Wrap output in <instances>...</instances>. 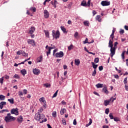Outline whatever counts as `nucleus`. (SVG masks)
Segmentation results:
<instances>
[{
  "instance_id": "nucleus-1",
  "label": "nucleus",
  "mask_w": 128,
  "mask_h": 128,
  "mask_svg": "<svg viewBox=\"0 0 128 128\" xmlns=\"http://www.w3.org/2000/svg\"><path fill=\"white\" fill-rule=\"evenodd\" d=\"M4 120L6 122H10L16 120V118L10 116V114L8 113L7 114V116H5Z\"/></svg>"
},
{
  "instance_id": "nucleus-2",
  "label": "nucleus",
  "mask_w": 128,
  "mask_h": 128,
  "mask_svg": "<svg viewBox=\"0 0 128 128\" xmlns=\"http://www.w3.org/2000/svg\"><path fill=\"white\" fill-rule=\"evenodd\" d=\"M52 32L53 38H55L56 40L60 38V31L57 30L56 32V31L54 30H53L52 31Z\"/></svg>"
},
{
  "instance_id": "nucleus-3",
  "label": "nucleus",
  "mask_w": 128,
  "mask_h": 128,
  "mask_svg": "<svg viewBox=\"0 0 128 128\" xmlns=\"http://www.w3.org/2000/svg\"><path fill=\"white\" fill-rule=\"evenodd\" d=\"M44 114H36V118L37 120H44Z\"/></svg>"
},
{
  "instance_id": "nucleus-4",
  "label": "nucleus",
  "mask_w": 128,
  "mask_h": 128,
  "mask_svg": "<svg viewBox=\"0 0 128 128\" xmlns=\"http://www.w3.org/2000/svg\"><path fill=\"white\" fill-rule=\"evenodd\" d=\"M12 114H15V116H18V108H12L10 110Z\"/></svg>"
},
{
  "instance_id": "nucleus-5",
  "label": "nucleus",
  "mask_w": 128,
  "mask_h": 128,
  "mask_svg": "<svg viewBox=\"0 0 128 128\" xmlns=\"http://www.w3.org/2000/svg\"><path fill=\"white\" fill-rule=\"evenodd\" d=\"M55 56L56 58H62V56H64V52L60 51V52H56L55 54Z\"/></svg>"
},
{
  "instance_id": "nucleus-6",
  "label": "nucleus",
  "mask_w": 128,
  "mask_h": 128,
  "mask_svg": "<svg viewBox=\"0 0 128 128\" xmlns=\"http://www.w3.org/2000/svg\"><path fill=\"white\" fill-rule=\"evenodd\" d=\"M116 48H115L114 47L112 48H110V54H111L112 58V56H114V54H116Z\"/></svg>"
},
{
  "instance_id": "nucleus-7",
  "label": "nucleus",
  "mask_w": 128,
  "mask_h": 128,
  "mask_svg": "<svg viewBox=\"0 0 128 128\" xmlns=\"http://www.w3.org/2000/svg\"><path fill=\"white\" fill-rule=\"evenodd\" d=\"M27 42L28 44H31V46H33L36 44V42H34V40L28 39L27 40Z\"/></svg>"
},
{
  "instance_id": "nucleus-8",
  "label": "nucleus",
  "mask_w": 128,
  "mask_h": 128,
  "mask_svg": "<svg viewBox=\"0 0 128 128\" xmlns=\"http://www.w3.org/2000/svg\"><path fill=\"white\" fill-rule=\"evenodd\" d=\"M101 4H102V6H110V2H108V1H102L101 2Z\"/></svg>"
},
{
  "instance_id": "nucleus-9",
  "label": "nucleus",
  "mask_w": 128,
  "mask_h": 128,
  "mask_svg": "<svg viewBox=\"0 0 128 128\" xmlns=\"http://www.w3.org/2000/svg\"><path fill=\"white\" fill-rule=\"evenodd\" d=\"M112 97L110 99L104 100V105L105 106H107L110 104V102H112Z\"/></svg>"
},
{
  "instance_id": "nucleus-10",
  "label": "nucleus",
  "mask_w": 128,
  "mask_h": 128,
  "mask_svg": "<svg viewBox=\"0 0 128 128\" xmlns=\"http://www.w3.org/2000/svg\"><path fill=\"white\" fill-rule=\"evenodd\" d=\"M44 14L45 18H50V13L48 12V10H44Z\"/></svg>"
},
{
  "instance_id": "nucleus-11",
  "label": "nucleus",
  "mask_w": 128,
  "mask_h": 128,
  "mask_svg": "<svg viewBox=\"0 0 128 128\" xmlns=\"http://www.w3.org/2000/svg\"><path fill=\"white\" fill-rule=\"evenodd\" d=\"M33 73L34 74H36V76H38L39 74L40 73V70L35 68L33 70Z\"/></svg>"
},
{
  "instance_id": "nucleus-12",
  "label": "nucleus",
  "mask_w": 128,
  "mask_h": 128,
  "mask_svg": "<svg viewBox=\"0 0 128 128\" xmlns=\"http://www.w3.org/2000/svg\"><path fill=\"white\" fill-rule=\"evenodd\" d=\"M34 32H36V28L34 26H32L30 28L28 34H34Z\"/></svg>"
},
{
  "instance_id": "nucleus-13",
  "label": "nucleus",
  "mask_w": 128,
  "mask_h": 128,
  "mask_svg": "<svg viewBox=\"0 0 128 128\" xmlns=\"http://www.w3.org/2000/svg\"><path fill=\"white\" fill-rule=\"evenodd\" d=\"M6 102H0V110H2L4 108V106H6Z\"/></svg>"
},
{
  "instance_id": "nucleus-14",
  "label": "nucleus",
  "mask_w": 128,
  "mask_h": 128,
  "mask_svg": "<svg viewBox=\"0 0 128 128\" xmlns=\"http://www.w3.org/2000/svg\"><path fill=\"white\" fill-rule=\"evenodd\" d=\"M24 118H22V116H20V118H18L17 122H19V124H22V122Z\"/></svg>"
},
{
  "instance_id": "nucleus-15",
  "label": "nucleus",
  "mask_w": 128,
  "mask_h": 128,
  "mask_svg": "<svg viewBox=\"0 0 128 128\" xmlns=\"http://www.w3.org/2000/svg\"><path fill=\"white\" fill-rule=\"evenodd\" d=\"M80 6H88L86 1L82 0L81 2Z\"/></svg>"
},
{
  "instance_id": "nucleus-16",
  "label": "nucleus",
  "mask_w": 128,
  "mask_h": 128,
  "mask_svg": "<svg viewBox=\"0 0 128 128\" xmlns=\"http://www.w3.org/2000/svg\"><path fill=\"white\" fill-rule=\"evenodd\" d=\"M40 102H42L43 104H46V100L44 99V97H42L39 99Z\"/></svg>"
},
{
  "instance_id": "nucleus-17",
  "label": "nucleus",
  "mask_w": 128,
  "mask_h": 128,
  "mask_svg": "<svg viewBox=\"0 0 128 128\" xmlns=\"http://www.w3.org/2000/svg\"><path fill=\"white\" fill-rule=\"evenodd\" d=\"M44 32L45 34V36H46V38H49L50 32H48V31L44 30Z\"/></svg>"
},
{
  "instance_id": "nucleus-18",
  "label": "nucleus",
  "mask_w": 128,
  "mask_h": 128,
  "mask_svg": "<svg viewBox=\"0 0 128 128\" xmlns=\"http://www.w3.org/2000/svg\"><path fill=\"white\" fill-rule=\"evenodd\" d=\"M42 62V56H40V57L37 58V62Z\"/></svg>"
},
{
  "instance_id": "nucleus-19",
  "label": "nucleus",
  "mask_w": 128,
  "mask_h": 128,
  "mask_svg": "<svg viewBox=\"0 0 128 128\" xmlns=\"http://www.w3.org/2000/svg\"><path fill=\"white\" fill-rule=\"evenodd\" d=\"M20 72L22 76H24L26 74V70L23 69L20 70Z\"/></svg>"
},
{
  "instance_id": "nucleus-20",
  "label": "nucleus",
  "mask_w": 128,
  "mask_h": 128,
  "mask_svg": "<svg viewBox=\"0 0 128 128\" xmlns=\"http://www.w3.org/2000/svg\"><path fill=\"white\" fill-rule=\"evenodd\" d=\"M112 46H113L112 40V39H110V41H109V43H108V47L110 48H113Z\"/></svg>"
},
{
  "instance_id": "nucleus-21",
  "label": "nucleus",
  "mask_w": 128,
  "mask_h": 128,
  "mask_svg": "<svg viewBox=\"0 0 128 128\" xmlns=\"http://www.w3.org/2000/svg\"><path fill=\"white\" fill-rule=\"evenodd\" d=\"M50 2L51 4H52L54 6V8H56V4H58V2H56V0H55L54 2L52 1Z\"/></svg>"
},
{
  "instance_id": "nucleus-22",
  "label": "nucleus",
  "mask_w": 128,
  "mask_h": 128,
  "mask_svg": "<svg viewBox=\"0 0 128 128\" xmlns=\"http://www.w3.org/2000/svg\"><path fill=\"white\" fill-rule=\"evenodd\" d=\"M66 112V108H62L60 111V114H62H62H64V112Z\"/></svg>"
},
{
  "instance_id": "nucleus-23",
  "label": "nucleus",
  "mask_w": 128,
  "mask_h": 128,
  "mask_svg": "<svg viewBox=\"0 0 128 128\" xmlns=\"http://www.w3.org/2000/svg\"><path fill=\"white\" fill-rule=\"evenodd\" d=\"M84 24L86 26H90V22L88 20H86L84 22Z\"/></svg>"
},
{
  "instance_id": "nucleus-24",
  "label": "nucleus",
  "mask_w": 128,
  "mask_h": 128,
  "mask_svg": "<svg viewBox=\"0 0 128 128\" xmlns=\"http://www.w3.org/2000/svg\"><path fill=\"white\" fill-rule=\"evenodd\" d=\"M96 20H98V22H102V18H100V16L98 15L97 16H96Z\"/></svg>"
},
{
  "instance_id": "nucleus-25",
  "label": "nucleus",
  "mask_w": 128,
  "mask_h": 128,
  "mask_svg": "<svg viewBox=\"0 0 128 128\" xmlns=\"http://www.w3.org/2000/svg\"><path fill=\"white\" fill-rule=\"evenodd\" d=\"M104 84H98L96 85V86L97 88H102Z\"/></svg>"
},
{
  "instance_id": "nucleus-26",
  "label": "nucleus",
  "mask_w": 128,
  "mask_h": 128,
  "mask_svg": "<svg viewBox=\"0 0 128 128\" xmlns=\"http://www.w3.org/2000/svg\"><path fill=\"white\" fill-rule=\"evenodd\" d=\"M74 62H75V64L76 66H78V64H80V60L75 59Z\"/></svg>"
},
{
  "instance_id": "nucleus-27",
  "label": "nucleus",
  "mask_w": 128,
  "mask_h": 128,
  "mask_svg": "<svg viewBox=\"0 0 128 128\" xmlns=\"http://www.w3.org/2000/svg\"><path fill=\"white\" fill-rule=\"evenodd\" d=\"M22 55L23 56H25V58H28V54L26 53V52H24V51H22Z\"/></svg>"
},
{
  "instance_id": "nucleus-28",
  "label": "nucleus",
  "mask_w": 128,
  "mask_h": 128,
  "mask_svg": "<svg viewBox=\"0 0 128 128\" xmlns=\"http://www.w3.org/2000/svg\"><path fill=\"white\" fill-rule=\"evenodd\" d=\"M102 90L103 92H105V94H108V91L106 89V87H104V88H103Z\"/></svg>"
},
{
  "instance_id": "nucleus-29",
  "label": "nucleus",
  "mask_w": 128,
  "mask_h": 128,
  "mask_svg": "<svg viewBox=\"0 0 128 128\" xmlns=\"http://www.w3.org/2000/svg\"><path fill=\"white\" fill-rule=\"evenodd\" d=\"M8 102H10V104H14V98H11L10 99H8Z\"/></svg>"
},
{
  "instance_id": "nucleus-30",
  "label": "nucleus",
  "mask_w": 128,
  "mask_h": 128,
  "mask_svg": "<svg viewBox=\"0 0 128 128\" xmlns=\"http://www.w3.org/2000/svg\"><path fill=\"white\" fill-rule=\"evenodd\" d=\"M5 98H6V96L2 94L0 95V100H4Z\"/></svg>"
},
{
  "instance_id": "nucleus-31",
  "label": "nucleus",
  "mask_w": 128,
  "mask_h": 128,
  "mask_svg": "<svg viewBox=\"0 0 128 128\" xmlns=\"http://www.w3.org/2000/svg\"><path fill=\"white\" fill-rule=\"evenodd\" d=\"M92 64L93 68H94V70H96V68H98V64H95L94 62H92Z\"/></svg>"
},
{
  "instance_id": "nucleus-32",
  "label": "nucleus",
  "mask_w": 128,
  "mask_h": 128,
  "mask_svg": "<svg viewBox=\"0 0 128 128\" xmlns=\"http://www.w3.org/2000/svg\"><path fill=\"white\" fill-rule=\"evenodd\" d=\"M18 94H19L20 97L21 98H22V96H24V93L22 92V90H20L18 92Z\"/></svg>"
},
{
  "instance_id": "nucleus-33",
  "label": "nucleus",
  "mask_w": 128,
  "mask_h": 128,
  "mask_svg": "<svg viewBox=\"0 0 128 128\" xmlns=\"http://www.w3.org/2000/svg\"><path fill=\"white\" fill-rule=\"evenodd\" d=\"M48 50V51L46 52V55L47 56H48L49 54H50V51L52 50H50V48H48V49H47Z\"/></svg>"
},
{
  "instance_id": "nucleus-34",
  "label": "nucleus",
  "mask_w": 128,
  "mask_h": 128,
  "mask_svg": "<svg viewBox=\"0 0 128 128\" xmlns=\"http://www.w3.org/2000/svg\"><path fill=\"white\" fill-rule=\"evenodd\" d=\"M90 122L88 124H86V126H90L92 124V118L89 119Z\"/></svg>"
},
{
  "instance_id": "nucleus-35",
  "label": "nucleus",
  "mask_w": 128,
  "mask_h": 128,
  "mask_svg": "<svg viewBox=\"0 0 128 128\" xmlns=\"http://www.w3.org/2000/svg\"><path fill=\"white\" fill-rule=\"evenodd\" d=\"M124 54H126V51H123L121 54V56L122 60H124Z\"/></svg>"
},
{
  "instance_id": "nucleus-36",
  "label": "nucleus",
  "mask_w": 128,
  "mask_h": 128,
  "mask_svg": "<svg viewBox=\"0 0 128 128\" xmlns=\"http://www.w3.org/2000/svg\"><path fill=\"white\" fill-rule=\"evenodd\" d=\"M52 116L53 118H56V112L54 111L52 112Z\"/></svg>"
},
{
  "instance_id": "nucleus-37",
  "label": "nucleus",
  "mask_w": 128,
  "mask_h": 128,
  "mask_svg": "<svg viewBox=\"0 0 128 128\" xmlns=\"http://www.w3.org/2000/svg\"><path fill=\"white\" fill-rule=\"evenodd\" d=\"M58 90H57L54 94L53 96H52V98H56V96H58Z\"/></svg>"
},
{
  "instance_id": "nucleus-38",
  "label": "nucleus",
  "mask_w": 128,
  "mask_h": 128,
  "mask_svg": "<svg viewBox=\"0 0 128 128\" xmlns=\"http://www.w3.org/2000/svg\"><path fill=\"white\" fill-rule=\"evenodd\" d=\"M44 86L46 88H50V84H44Z\"/></svg>"
},
{
  "instance_id": "nucleus-39",
  "label": "nucleus",
  "mask_w": 128,
  "mask_h": 128,
  "mask_svg": "<svg viewBox=\"0 0 128 128\" xmlns=\"http://www.w3.org/2000/svg\"><path fill=\"white\" fill-rule=\"evenodd\" d=\"M88 38H86L85 40L84 41V44H90V42H88Z\"/></svg>"
},
{
  "instance_id": "nucleus-40",
  "label": "nucleus",
  "mask_w": 128,
  "mask_h": 128,
  "mask_svg": "<svg viewBox=\"0 0 128 128\" xmlns=\"http://www.w3.org/2000/svg\"><path fill=\"white\" fill-rule=\"evenodd\" d=\"M72 48H74V45L70 44L68 47V50H72Z\"/></svg>"
},
{
  "instance_id": "nucleus-41",
  "label": "nucleus",
  "mask_w": 128,
  "mask_h": 128,
  "mask_svg": "<svg viewBox=\"0 0 128 128\" xmlns=\"http://www.w3.org/2000/svg\"><path fill=\"white\" fill-rule=\"evenodd\" d=\"M60 28H61L62 30L63 31V32H66V30L64 26H61Z\"/></svg>"
},
{
  "instance_id": "nucleus-42",
  "label": "nucleus",
  "mask_w": 128,
  "mask_h": 128,
  "mask_svg": "<svg viewBox=\"0 0 128 128\" xmlns=\"http://www.w3.org/2000/svg\"><path fill=\"white\" fill-rule=\"evenodd\" d=\"M30 10H32L34 12H36V8L34 7H31L30 8Z\"/></svg>"
},
{
  "instance_id": "nucleus-43",
  "label": "nucleus",
  "mask_w": 128,
  "mask_h": 128,
  "mask_svg": "<svg viewBox=\"0 0 128 128\" xmlns=\"http://www.w3.org/2000/svg\"><path fill=\"white\" fill-rule=\"evenodd\" d=\"M96 70H94V71L92 73V76H96Z\"/></svg>"
},
{
  "instance_id": "nucleus-44",
  "label": "nucleus",
  "mask_w": 128,
  "mask_h": 128,
  "mask_svg": "<svg viewBox=\"0 0 128 128\" xmlns=\"http://www.w3.org/2000/svg\"><path fill=\"white\" fill-rule=\"evenodd\" d=\"M128 83V78H126L124 80V84L126 85Z\"/></svg>"
},
{
  "instance_id": "nucleus-45",
  "label": "nucleus",
  "mask_w": 128,
  "mask_h": 128,
  "mask_svg": "<svg viewBox=\"0 0 128 128\" xmlns=\"http://www.w3.org/2000/svg\"><path fill=\"white\" fill-rule=\"evenodd\" d=\"M4 77L2 76V78H0V83L2 84H4Z\"/></svg>"
},
{
  "instance_id": "nucleus-46",
  "label": "nucleus",
  "mask_w": 128,
  "mask_h": 128,
  "mask_svg": "<svg viewBox=\"0 0 128 128\" xmlns=\"http://www.w3.org/2000/svg\"><path fill=\"white\" fill-rule=\"evenodd\" d=\"M109 116H110V120H114V116H112V113H110L109 114Z\"/></svg>"
},
{
  "instance_id": "nucleus-47",
  "label": "nucleus",
  "mask_w": 128,
  "mask_h": 128,
  "mask_svg": "<svg viewBox=\"0 0 128 128\" xmlns=\"http://www.w3.org/2000/svg\"><path fill=\"white\" fill-rule=\"evenodd\" d=\"M22 51L23 50H19L17 52V54H18V56H20V54H22Z\"/></svg>"
},
{
  "instance_id": "nucleus-48",
  "label": "nucleus",
  "mask_w": 128,
  "mask_h": 128,
  "mask_svg": "<svg viewBox=\"0 0 128 128\" xmlns=\"http://www.w3.org/2000/svg\"><path fill=\"white\" fill-rule=\"evenodd\" d=\"M105 112L106 114H108V113L110 112V109H108V108H106L105 110Z\"/></svg>"
},
{
  "instance_id": "nucleus-49",
  "label": "nucleus",
  "mask_w": 128,
  "mask_h": 128,
  "mask_svg": "<svg viewBox=\"0 0 128 128\" xmlns=\"http://www.w3.org/2000/svg\"><path fill=\"white\" fill-rule=\"evenodd\" d=\"M98 61H99L98 58H95V59H94L95 64H98Z\"/></svg>"
},
{
  "instance_id": "nucleus-50",
  "label": "nucleus",
  "mask_w": 128,
  "mask_h": 128,
  "mask_svg": "<svg viewBox=\"0 0 128 128\" xmlns=\"http://www.w3.org/2000/svg\"><path fill=\"white\" fill-rule=\"evenodd\" d=\"M62 122L63 124H64V126H66V120H64V118L62 120Z\"/></svg>"
},
{
  "instance_id": "nucleus-51",
  "label": "nucleus",
  "mask_w": 128,
  "mask_h": 128,
  "mask_svg": "<svg viewBox=\"0 0 128 128\" xmlns=\"http://www.w3.org/2000/svg\"><path fill=\"white\" fill-rule=\"evenodd\" d=\"M98 70L100 72H102V70H104V66H99Z\"/></svg>"
},
{
  "instance_id": "nucleus-52",
  "label": "nucleus",
  "mask_w": 128,
  "mask_h": 128,
  "mask_svg": "<svg viewBox=\"0 0 128 128\" xmlns=\"http://www.w3.org/2000/svg\"><path fill=\"white\" fill-rule=\"evenodd\" d=\"M4 112H8V110H2L1 111H0V112L4 113Z\"/></svg>"
},
{
  "instance_id": "nucleus-53",
  "label": "nucleus",
  "mask_w": 128,
  "mask_h": 128,
  "mask_svg": "<svg viewBox=\"0 0 128 128\" xmlns=\"http://www.w3.org/2000/svg\"><path fill=\"white\" fill-rule=\"evenodd\" d=\"M87 6L90 8V0H88L87 2Z\"/></svg>"
},
{
  "instance_id": "nucleus-54",
  "label": "nucleus",
  "mask_w": 128,
  "mask_h": 128,
  "mask_svg": "<svg viewBox=\"0 0 128 128\" xmlns=\"http://www.w3.org/2000/svg\"><path fill=\"white\" fill-rule=\"evenodd\" d=\"M120 34H124V30L121 29L120 31Z\"/></svg>"
},
{
  "instance_id": "nucleus-55",
  "label": "nucleus",
  "mask_w": 128,
  "mask_h": 128,
  "mask_svg": "<svg viewBox=\"0 0 128 128\" xmlns=\"http://www.w3.org/2000/svg\"><path fill=\"white\" fill-rule=\"evenodd\" d=\"M28 94V90H23V94Z\"/></svg>"
},
{
  "instance_id": "nucleus-56",
  "label": "nucleus",
  "mask_w": 128,
  "mask_h": 128,
  "mask_svg": "<svg viewBox=\"0 0 128 128\" xmlns=\"http://www.w3.org/2000/svg\"><path fill=\"white\" fill-rule=\"evenodd\" d=\"M114 122H119L120 121V118H118L116 117V118H114Z\"/></svg>"
},
{
  "instance_id": "nucleus-57",
  "label": "nucleus",
  "mask_w": 128,
  "mask_h": 128,
  "mask_svg": "<svg viewBox=\"0 0 128 128\" xmlns=\"http://www.w3.org/2000/svg\"><path fill=\"white\" fill-rule=\"evenodd\" d=\"M118 42H116L114 44V46L113 48H116V46H118Z\"/></svg>"
},
{
  "instance_id": "nucleus-58",
  "label": "nucleus",
  "mask_w": 128,
  "mask_h": 128,
  "mask_svg": "<svg viewBox=\"0 0 128 128\" xmlns=\"http://www.w3.org/2000/svg\"><path fill=\"white\" fill-rule=\"evenodd\" d=\"M14 78H20V76H18V74H14Z\"/></svg>"
},
{
  "instance_id": "nucleus-59",
  "label": "nucleus",
  "mask_w": 128,
  "mask_h": 128,
  "mask_svg": "<svg viewBox=\"0 0 128 128\" xmlns=\"http://www.w3.org/2000/svg\"><path fill=\"white\" fill-rule=\"evenodd\" d=\"M114 34H111L110 36V38H112V40H114Z\"/></svg>"
},
{
  "instance_id": "nucleus-60",
  "label": "nucleus",
  "mask_w": 128,
  "mask_h": 128,
  "mask_svg": "<svg viewBox=\"0 0 128 128\" xmlns=\"http://www.w3.org/2000/svg\"><path fill=\"white\" fill-rule=\"evenodd\" d=\"M72 3L70 2V3L68 4V8H72Z\"/></svg>"
},
{
  "instance_id": "nucleus-61",
  "label": "nucleus",
  "mask_w": 128,
  "mask_h": 128,
  "mask_svg": "<svg viewBox=\"0 0 128 128\" xmlns=\"http://www.w3.org/2000/svg\"><path fill=\"white\" fill-rule=\"evenodd\" d=\"M73 124H74V126H76V119L74 120Z\"/></svg>"
},
{
  "instance_id": "nucleus-62",
  "label": "nucleus",
  "mask_w": 128,
  "mask_h": 128,
  "mask_svg": "<svg viewBox=\"0 0 128 128\" xmlns=\"http://www.w3.org/2000/svg\"><path fill=\"white\" fill-rule=\"evenodd\" d=\"M42 110H44V108L43 107L40 108L39 112H42Z\"/></svg>"
},
{
  "instance_id": "nucleus-63",
  "label": "nucleus",
  "mask_w": 128,
  "mask_h": 128,
  "mask_svg": "<svg viewBox=\"0 0 128 128\" xmlns=\"http://www.w3.org/2000/svg\"><path fill=\"white\" fill-rule=\"evenodd\" d=\"M124 28H125V30H128V26H124Z\"/></svg>"
},
{
  "instance_id": "nucleus-64",
  "label": "nucleus",
  "mask_w": 128,
  "mask_h": 128,
  "mask_svg": "<svg viewBox=\"0 0 128 128\" xmlns=\"http://www.w3.org/2000/svg\"><path fill=\"white\" fill-rule=\"evenodd\" d=\"M125 88L128 92V86H126V84L125 85Z\"/></svg>"
}]
</instances>
